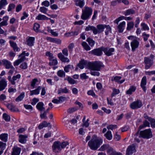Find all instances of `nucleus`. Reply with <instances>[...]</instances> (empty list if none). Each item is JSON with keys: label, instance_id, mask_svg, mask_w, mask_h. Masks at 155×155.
<instances>
[{"label": "nucleus", "instance_id": "nucleus-1", "mask_svg": "<svg viewBox=\"0 0 155 155\" xmlns=\"http://www.w3.org/2000/svg\"><path fill=\"white\" fill-rule=\"evenodd\" d=\"M78 66L81 69H83L84 66L86 68L91 71H100L101 67H104L103 63L101 61H95L92 62H88L84 60H81L78 64Z\"/></svg>", "mask_w": 155, "mask_h": 155}, {"label": "nucleus", "instance_id": "nucleus-2", "mask_svg": "<svg viewBox=\"0 0 155 155\" xmlns=\"http://www.w3.org/2000/svg\"><path fill=\"white\" fill-rule=\"evenodd\" d=\"M103 141L95 136L92 137L91 140L89 141L88 145L90 148L93 150H96L102 144Z\"/></svg>", "mask_w": 155, "mask_h": 155}, {"label": "nucleus", "instance_id": "nucleus-3", "mask_svg": "<svg viewBox=\"0 0 155 155\" xmlns=\"http://www.w3.org/2000/svg\"><path fill=\"white\" fill-rule=\"evenodd\" d=\"M69 144V143L67 141H63L62 143L58 141H55L52 146V151L55 153H59L62 149Z\"/></svg>", "mask_w": 155, "mask_h": 155}, {"label": "nucleus", "instance_id": "nucleus-4", "mask_svg": "<svg viewBox=\"0 0 155 155\" xmlns=\"http://www.w3.org/2000/svg\"><path fill=\"white\" fill-rule=\"evenodd\" d=\"M92 11V9L91 8L85 6L84 9L82 11L81 18L84 20L87 19L91 15Z\"/></svg>", "mask_w": 155, "mask_h": 155}, {"label": "nucleus", "instance_id": "nucleus-5", "mask_svg": "<svg viewBox=\"0 0 155 155\" xmlns=\"http://www.w3.org/2000/svg\"><path fill=\"white\" fill-rule=\"evenodd\" d=\"M127 38L128 39L132 40L130 43V45L132 51L134 52L136 48H138L139 45V42L137 40V38L133 36H129Z\"/></svg>", "mask_w": 155, "mask_h": 155}, {"label": "nucleus", "instance_id": "nucleus-6", "mask_svg": "<svg viewBox=\"0 0 155 155\" xmlns=\"http://www.w3.org/2000/svg\"><path fill=\"white\" fill-rule=\"evenodd\" d=\"M153 137L152 133L150 129L145 130L140 132L139 137L144 139H149Z\"/></svg>", "mask_w": 155, "mask_h": 155}, {"label": "nucleus", "instance_id": "nucleus-7", "mask_svg": "<svg viewBox=\"0 0 155 155\" xmlns=\"http://www.w3.org/2000/svg\"><path fill=\"white\" fill-rule=\"evenodd\" d=\"M154 56L152 54H150L149 57H145L144 58V62L145 64V68L147 69L150 68L153 64V60Z\"/></svg>", "mask_w": 155, "mask_h": 155}, {"label": "nucleus", "instance_id": "nucleus-8", "mask_svg": "<svg viewBox=\"0 0 155 155\" xmlns=\"http://www.w3.org/2000/svg\"><path fill=\"white\" fill-rule=\"evenodd\" d=\"M103 47H101L98 48H95L89 51V53L94 55L100 56H101L103 53Z\"/></svg>", "mask_w": 155, "mask_h": 155}, {"label": "nucleus", "instance_id": "nucleus-9", "mask_svg": "<svg viewBox=\"0 0 155 155\" xmlns=\"http://www.w3.org/2000/svg\"><path fill=\"white\" fill-rule=\"evenodd\" d=\"M142 105V101L140 100H138L131 103L130 106L131 109H135L140 108Z\"/></svg>", "mask_w": 155, "mask_h": 155}, {"label": "nucleus", "instance_id": "nucleus-10", "mask_svg": "<svg viewBox=\"0 0 155 155\" xmlns=\"http://www.w3.org/2000/svg\"><path fill=\"white\" fill-rule=\"evenodd\" d=\"M21 77V75L19 74L13 76L12 78L11 76H8V79L11 84L12 85H15V81L16 80L18 79H20Z\"/></svg>", "mask_w": 155, "mask_h": 155}, {"label": "nucleus", "instance_id": "nucleus-11", "mask_svg": "<svg viewBox=\"0 0 155 155\" xmlns=\"http://www.w3.org/2000/svg\"><path fill=\"white\" fill-rule=\"evenodd\" d=\"M103 51L106 55L110 56L113 54V53L114 51V49L113 48H109L103 47Z\"/></svg>", "mask_w": 155, "mask_h": 155}, {"label": "nucleus", "instance_id": "nucleus-12", "mask_svg": "<svg viewBox=\"0 0 155 155\" xmlns=\"http://www.w3.org/2000/svg\"><path fill=\"white\" fill-rule=\"evenodd\" d=\"M144 117L147 119L150 122L151 127L153 128H155V119L153 118L150 117H149L147 114H145L144 115Z\"/></svg>", "mask_w": 155, "mask_h": 155}, {"label": "nucleus", "instance_id": "nucleus-13", "mask_svg": "<svg viewBox=\"0 0 155 155\" xmlns=\"http://www.w3.org/2000/svg\"><path fill=\"white\" fill-rule=\"evenodd\" d=\"M105 25L102 24L98 25L97 26V28H95V35L100 34L102 32L105 28Z\"/></svg>", "mask_w": 155, "mask_h": 155}, {"label": "nucleus", "instance_id": "nucleus-14", "mask_svg": "<svg viewBox=\"0 0 155 155\" xmlns=\"http://www.w3.org/2000/svg\"><path fill=\"white\" fill-rule=\"evenodd\" d=\"M136 151L135 147L133 145L129 146L127 148L126 150L127 155H132L134 152Z\"/></svg>", "mask_w": 155, "mask_h": 155}, {"label": "nucleus", "instance_id": "nucleus-15", "mask_svg": "<svg viewBox=\"0 0 155 155\" xmlns=\"http://www.w3.org/2000/svg\"><path fill=\"white\" fill-rule=\"evenodd\" d=\"M46 39L48 41H50L54 43L58 44H61V40L59 38H52L50 37H47Z\"/></svg>", "mask_w": 155, "mask_h": 155}, {"label": "nucleus", "instance_id": "nucleus-16", "mask_svg": "<svg viewBox=\"0 0 155 155\" xmlns=\"http://www.w3.org/2000/svg\"><path fill=\"white\" fill-rule=\"evenodd\" d=\"M21 150V148L17 146H14L12 148V155H19Z\"/></svg>", "mask_w": 155, "mask_h": 155}, {"label": "nucleus", "instance_id": "nucleus-17", "mask_svg": "<svg viewBox=\"0 0 155 155\" xmlns=\"http://www.w3.org/2000/svg\"><path fill=\"white\" fill-rule=\"evenodd\" d=\"M126 25V22L123 21L120 23L117 26L118 31L119 33H122L123 32Z\"/></svg>", "mask_w": 155, "mask_h": 155}, {"label": "nucleus", "instance_id": "nucleus-18", "mask_svg": "<svg viewBox=\"0 0 155 155\" xmlns=\"http://www.w3.org/2000/svg\"><path fill=\"white\" fill-rule=\"evenodd\" d=\"M28 137L27 135L26 134H20L19 136V141L20 143L23 144L25 143L27 141L26 139Z\"/></svg>", "mask_w": 155, "mask_h": 155}, {"label": "nucleus", "instance_id": "nucleus-19", "mask_svg": "<svg viewBox=\"0 0 155 155\" xmlns=\"http://www.w3.org/2000/svg\"><path fill=\"white\" fill-rule=\"evenodd\" d=\"M58 58L63 62H69L70 61L69 59L67 57H65L61 53H58Z\"/></svg>", "mask_w": 155, "mask_h": 155}, {"label": "nucleus", "instance_id": "nucleus-20", "mask_svg": "<svg viewBox=\"0 0 155 155\" xmlns=\"http://www.w3.org/2000/svg\"><path fill=\"white\" fill-rule=\"evenodd\" d=\"M7 85V81L5 79L0 81V91L4 90Z\"/></svg>", "mask_w": 155, "mask_h": 155}, {"label": "nucleus", "instance_id": "nucleus-21", "mask_svg": "<svg viewBox=\"0 0 155 155\" xmlns=\"http://www.w3.org/2000/svg\"><path fill=\"white\" fill-rule=\"evenodd\" d=\"M147 83V78L146 76H144L142 78L140 86L142 88L144 92L146 91V88L145 85Z\"/></svg>", "mask_w": 155, "mask_h": 155}, {"label": "nucleus", "instance_id": "nucleus-22", "mask_svg": "<svg viewBox=\"0 0 155 155\" xmlns=\"http://www.w3.org/2000/svg\"><path fill=\"white\" fill-rule=\"evenodd\" d=\"M74 2L76 6H79L81 8H82L84 5V0H74Z\"/></svg>", "mask_w": 155, "mask_h": 155}, {"label": "nucleus", "instance_id": "nucleus-23", "mask_svg": "<svg viewBox=\"0 0 155 155\" xmlns=\"http://www.w3.org/2000/svg\"><path fill=\"white\" fill-rule=\"evenodd\" d=\"M2 63L6 69H9L12 66L11 62L6 59L3 60Z\"/></svg>", "mask_w": 155, "mask_h": 155}, {"label": "nucleus", "instance_id": "nucleus-24", "mask_svg": "<svg viewBox=\"0 0 155 155\" xmlns=\"http://www.w3.org/2000/svg\"><path fill=\"white\" fill-rule=\"evenodd\" d=\"M11 47H12L14 51H19L20 50V49L17 46L16 43L13 42L12 41H9Z\"/></svg>", "mask_w": 155, "mask_h": 155}, {"label": "nucleus", "instance_id": "nucleus-25", "mask_svg": "<svg viewBox=\"0 0 155 155\" xmlns=\"http://www.w3.org/2000/svg\"><path fill=\"white\" fill-rule=\"evenodd\" d=\"M35 38L33 37H29L27 40V44L29 46L34 45Z\"/></svg>", "mask_w": 155, "mask_h": 155}, {"label": "nucleus", "instance_id": "nucleus-26", "mask_svg": "<svg viewBox=\"0 0 155 155\" xmlns=\"http://www.w3.org/2000/svg\"><path fill=\"white\" fill-rule=\"evenodd\" d=\"M41 89V86H38L36 89L30 91V95L32 96L33 95L38 94L39 93V91Z\"/></svg>", "mask_w": 155, "mask_h": 155}, {"label": "nucleus", "instance_id": "nucleus-27", "mask_svg": "<svg viewBox=\"0 0 155 155\" xmlns=\"http://www.w3.org/2000/svg\"><path fill=\"white\" fill-rule=\"evenodd\" d=\"M44 104L42 102H39L36 105V108L40 112H42L45 110V108L44 107Z\"/></svg>", "mask_w": 155, "mask_h": 155}, {"label": "nucleus", "instance_id": "nucleus-28", "mask_svg": "<svg viewBox=\"0 0 155 155\" xmlns=\"http://www.w3.org/2000/svg\"><path fill=\"white\" fill-rule=\"evenodd\" d=\"M6 106L9 110L12 112L15 111L18 109L15 106L12 104H7Z\"/></svg>", "mask_w": 155, "mask_h": 155}, {"label": "nucleus", "instance_id": "nucleus-29", "mask_svg": "<svg viewBox=\"0 0 155 155\" xmlns=\"http://www.w3.org/2000/svg\"><path fill=\"white\" fill-rule=\"evenodd\" d=\"M78 34V32L77 31H72L71 32H69L66 33L64 34V35L66 37H71V36L77 35Z\"/></svg>", "mask_w": 155, "mask_h": 155}, {"label": "nucleus", "instance_id": "nucleus-30", "mask_svg": "<svg viewBox=\"0 0 155 155\" xmlns=\"http://www.w3.org/2000/svg\"><path fill=\"white\" fill-rule=\"evenodd\" d=\"M6 146V143H5L0 141V155L3 153V150L5 149Z\"/></svg>", "mask_w": 155, "mask_h": 155}, {"label": "nucleus", "instance_id": "nucleus-31", "mask_svg": "<svg viewBox=\"0 0 155 155\" xmlns=\"http://www.w3.org/2000/svg\"><path fill=\"white\" fill-rule=\"evenodd\" d=\"M8 134H2L0 135V139L4 142H6L8 140Z\"/></svg>", "mask_w": 155, "mask_h": 155}, {"label": "nucleus", "instance_id": "nucleus-32", "mask_svg": "<svg viewBox=\"0 0 155 155\" xmlns=\"http://www.w3.org/2000/svg\"><path fill=\"white\" fill-rule=\"evenodd\" d=\"M146 127H150V123L147 120H145L143 122V124L139 126V128L141 129Z\"/></svg>", "mask_w": 155, "mask_h": 155}, {"label": "nucleus", "instance_id": "nucleus-33", "mask_svg": "<svg viewBox=\"0 0 155 155\" xmlns=\"http://www.w3.org/2000/svg\"><path fill=\"white\" fill-rule=\"evenodd\" d=\"M136 89V87L134 86H131L130 88L127 91L126 93L127 94H131L133 92H134Z\"/></svg>", "mask_w": 155, "mask_h": 155}, {"label": "nucleus", "instance_id": "nucleus-34", "mask_svg": "<svg viewBox=\"0 0 155 155\" xmlns=\"http://www.w3.org/2000/svg\"><path fill=\"white\" fill-rule=\"evenodd\" d=\"M135 12L134 10L132 9H130L127 10L124 12V15L125 16L130 15L135 13Z\"/></svg>", "mask_w": 155, "mask_h": 155}, {"label": "nucleus", "instance_id": "nucleus-35", "mask_svg": "<svg viewBox=\"0 0 155 155\" xmlns=\"http://www.w3.org/2000/svg\"><path fill=\"white\" fill-rule=\"evenodd\" d=\"M104 135L107 139L109 140H111L112 138V135L110 131H108Z\"/></svg>", "mask_w": 155, "mask_h": 155}, {"label": "nucleus", "instance_id": "nucleus-36", "mask_svg": "<svg viewBox=\"0 0 155 155\" xmlns=\"http://www.w3.org/2000/svg\"><path fill=\"white\" fill-rule=\"evenodd\" d=\"M36 19L39 20H48L49 18L45 15L41 14H39L36 17Z\"/></svg>", "mask_w": 155, "mask_h": 155}, {"label": "nucleus", "instance_id": "nucleus-37", "mask_svg": "<svg viewBox=\"0 0 155 155\" xmlns=\"http://www.w3.org/2000/svg\"><path fill=\"white\" fill-rule=\"evenodd\" d=\"M81 45L84 49L86 51H89L91 49V48L85 42L83 41L81 43Z\"/></svg>", "mask_w": 155, "mask_h": 155}, {"label": "nucleus", "instance_id": "nucleus-38", "mask_svg": "<svg viewBox=\"0 0 155 155\" xmlns=\"http://www.w3.org/2000/svg\"><path fill=\"white\" fill-rule=\"evenodd\" d=\"M95 27L90 25H88V26H87L85 28L86 31H92L94 35H95Z\"/></svg>", "mask_w": 155, "mask_h": 155}, {"label": "nucleus", "instance_id": "nucleus-39", "mask_svg": "<svg viewBox=\"0 0 155 155\" xmlns=\"http://www.w3.org/2000/svg\"><path fill=\"white\" fill-rule=\"evenodd\" d=\"M58 94H60L61 93L66 94L68 93L69 92L68 89L66 87H65L64 89L61 88L60 89H59L58 90Z\"/></svg>", "mask_w": 155, "mask_h": 155}, {"label": "nucleus", "instance_id": "nucleus-40", "mask_svg": "<svg viewBox=\"0 0 155 155\" xmlns=\"http://www.w3.org/2000/svg\"><path fill=\"white\" fill-rule=\"evenodd\" d=\"M115 152L116 151L111 147H109L107 150V153L109 155H114Z\"/></svg>", "mask_w": 155, "mask_h": 155}, {"label": "nucleus", "instance_id": "nucleus-41", "mask_svg": "<svg viewBox=\"0 0 155 155\" xmlns=\"http://www.w3.org/2000/svg\"><path fill=\"white\" fill-rule=\"evenodd\" d=\"M110 146L108 144H104L98 150L101 151H104L106 150H108Z\"/></svg>", "mask_w": 155, "mask_h": 155}, {"label": "nucleus", "instance_id": "nucleus-42", "mask_svg": "<svg viewBox=\"0 0 155 155\" xmlns=\"http://www.w3.org/2000/svg\"><path fill=\"white\" fill-rule=\"evenodd\" d=\"M134 25V23L132 21L129 22L127 23V31H130L133 28Z\"/></svg>", "mask_w": 155, "mask_h": 155}, {"label": "nucleus", "instance_id": "nucleus-43", "mask_svg": "<svg viewBox=\"0 0 155 155\" xmlns=\"http://www.w3.org/2000/svg\"><path fill=\"white\" fill-rule=\"evenodd\" d=\"M86 41L89 44L91 47H93L95 43V41L91 38H88Z\"/></svg>", "mask_w": 155, "mask_h": 155}, {"label": "nucleus", "instance_id": "nucleus-44", "mask_svg": "<svg viewBox=\"0 0 155 155\" xmlns=\"http://www.w3.org/2000/svg\"><path fill=\"white\" fill-rule=\"evenodd\" d=\"M7 4V0H1L0 1V10Z\"/></svg>", "mask_w": 155, "mask_h": 155}, {"label": "nucleus", "instance_id": "nucleus-45", "mask_svg": "<svg viewBox=\"0 0 155 155\" xmlns=\"http://www.w3.org/2000/svg\"><path fill=\"white\" fill-rule=\"evenodd\" d=\"M105 28H106V30L105 31V33L106 35H108L109 34V32H111V28L109 25H105Z\"/></svg>", "mask_w": 155, "mask_h": 155}, {"label": "nucleus", "instance_id": "nucleus-46", "mask_svg": "<svg viewBox=\"0 0 155 155\" xmlns=\"http://www.w3.org/2000/svg\"><path fill=\"white\" fill-rule=\"evenodd\" d=\"M25 97L24 92H22L20 95H19L15 99V101H21Z\"/></svg>", "mask_w": 155, "mask_h": 155}, {"label": "nucleus", "instance_id": "nucleus-47", "mask_svg": "<svg viewBox=\"0 0 155 155\" xmlns=\"http://www.w3.org/2000/svg\"><path fill=\"white\" fill-rule=\"evenodd\" d=\"M74 68L73 66L70 64L68 65L65 66L64 68V71L66 72H68L69 71V69H73Z\"/></svg>", "mask_w": 155, "mask_h": 155}, {"label": "nucleus", "instance_id": "nucleus-48", "mask_svg": "<svg viewBox=\"0 0 155 155\" xmlns=\"http://www.w3.org/2000/svg\"><path fill=\"white\" fill-rule=\"evenodd\" d=\"M50 61H51L49 63V64L50 66L55 65L58 64V61L56 58H54Z\"/></svg>", "mask_w": 155, "mask_h": 155}, {"label": "nucleus", "instance_id": "nucleus-49", "mask_svg": "<svg viewBox=\"0 0 155 155\" xmlns=\"http://www.w3.org/2000/svg\"><path fill=\"white\" fill-rule=\"evenodd\" d=\"M78 109V108L77 107H71L69 108L67 112L69 113H71L76 111Z\"/></svg>", "mask_w": 155, "mask_h": 155}, {"label": "nucleus", "instance_id": "nucleus-50", "mask_svg": "<svg viewBox=\"0 0 155 155\" xmlns=\"http://www.w3.org/2000/svg\"><path fill=\"white\" fill-rule=\"evenodd\" d=\"M3 117L5 120L7 122H8L10 121V116L6 113H4L3 114Z\"/></svg>", "mask_w": 155, "mask_h": 155}, {"label": "nucleus", "instance_id": "nucleus-51", "mask_svg": "<svg viewBox=\"0 0 155 155\" xmlns=\"http://www.w3.org/2000/svg\"><path fill=\"white\" fill-rule=\"evenodd\" d=\"M85 116H84V118L82 120L83 123V126H85V127H87L89 125V123H88L89 120V119H87V120L85 122L84 120L85 119Z\"/></svg>", "mask_w": 155, "mask_h": 155}, {"label": "nucleus", "instance_id": "nucleus-52", "mask_svg": "<svg viewBox=\"0 0 155 155\" xmlns=\"http://www.w3.org/2000/svg\"><path fill=\"white\" fill-rule=\"evenodd\" d=\"M66 80V79H64V80ZM67 80L69 83L71 84H74L76 83V81L70 77H68Z\"/></svg>", "mask_w": 155, "mask_h": 155}, {"label": "nucleus", "instance_id": "nucleus-53", "mask_svg": "<svg viewBox=\"0 0 155 155\" xmlns=\"http://www.w3.org/2000/svg\"><path fill=\"white\" fill-rule=\"evenodd\" d=\"M120 93L119 90L114 88L113 90V92L111 94V97L112 98L115 95L118 94Z\"/></svg>", "mask_w": 155, "mask_h": 155}, {"label": "nucleus", "instance_id": "nucleus-54", "mask_svg": "<svg viewBox=\"0 0 155 155\" xmlns=\"http://www.w3.org/2000/svg\"><path fill=\"white\" fill-rule=\"evenodd\" d=\"M38 81V79L35 78L33 79L31 82V86L33 88H34L35 87L36 83Z\"/></svg>", "mask_w": 155, "mask_h": 155}, {"label": "nucleus", "instance_id": "nucleus-55", "mask_svg": "<svg viewBox=\"0 0 155 155\" xmlns=\"http://www.w3.org/2000/svg\"><path fill=\"white\" fill-rule=\"evenodd\" d=\"M58 75L61 77L65 76V73L63 70H60L58 71Z\"/></svg>", "mask_w": 155, "mask_h": 155}, {"label": "nucleus", "instance_id": "nucleus-56", "mask_svg": "<svg viewBox=\"0 0 155 155\" xmlns=\"http://www.w3.org/2000/svg\"><path fill=\"white\" fill-rule=\"evenodd\" d=\"M15 5L14 4H10L8 6V12L11 11L12 10L15 8Z\"/></svg>", "mask_w": 155, "mask_h": 155}, {"label": "nucleus", "instance_id": "nucleus-57", "mask_svg": "<svg viewBox=\"0 0 155 155\" xmlns=\"http://www.w3.org/2000/svg\"><path fill=\"white\" fill-rule=\"evenodd\" d=\"M42 123L44 127H46L48 126L50 128L51 127V125L50 123H48L46 121H44Z\"/></svg>", "mask_w": 155, "mask_h": 155}, {"label": "nucleus", "instance_id": "nucleus-58", "mask_svg": "<svg viewBox=\"0 0 155 155\" xmlns=\"http://www.w3.org/2000/svg\"><path fill=\"white\" fill-rule=\"evenodd\" d=\"M117 128V125H116L111 124L108 125L107 126V128L108 129H110L112 130L113 129H116Z\"/></svg>", "mask_w": 155, "mask_h": 155}, {"label": "nucleus", "instance_id": "nucleus-59", "mask_svg": "<svg viewBox=\"0 0 155 155\" xmlns=\"http://www.w3.org/2000/svg\"><path fill=\"white\" fill-rule=\"evenodd\" d=\"M41 112V114L40 115V117L41 119H46L47 118V113L46 112L44 111L43 113H42V112Z\"/></svg>", "mask_w": 155, "mask_h": 155}, {"label": "nucleus", "instance_id": "nucleus-60", "mask_svg": "<svg viewBox=\"0 0 155 155\" xmlns=\"http://www.w3.org/2000/svg\"><path fill=\"white\" fill-rule=\"evenodd\" d=\"M142 36L144 40L145 41H146L148 40V38L150 36V35L149 34H147L145 32H144L142 34Z\"/></svg>", "mask_w": 155, "mask_h": 155}, {"label": "nucleus", "instance_id": "nucleus-61", "mask_svg": "<svg viewBox=\"0 0 155 155\" xmlns=\"http://www.w3.org/2000/svg\"><path fill=\"white\" fill-rule=\"evenodd\" d=\"M46 55L47 56H48L50 58V60H51V59L54 58V57L53 56V54L50 53L49 51H47L46 52Z\"/></svg>", "mask_w": 155, "mask_h": 155}, {"label": "nucleus", "instance_id": "nucleus-62", "mask_svg": "<svg viewBox=\"0 0 155 155\" xmlns=\"http://www.w3.org/2000/svg\"><path fill=\"white\" fill-rule=\"evenodd\" d=\"M40 28L39 25L37 23H35L34 25L33 28L35 31L36 32L38 31V29Z\"/></svg>", "mask_w": 155, "mask_h": 155}, {"label": "nucleus", "instance_id": "nucleus-63", "mask_svg": "<svg viewBox=\"0 0 155 155\" xmlns=\"http://www.w3.org/2000/svg\"><path fill=\"white\" fill-rule=\"evenodd\" d=\"M20 67L21 68L23 69H26L28 68V66L27 63L25 62L23 63L20 65Z\"/></svg>", "mask_w": 155, "mask_h": 155}, {"label": "nucleus", "instance_id": "nucleus-64", "mask_svg": "<svg viewBox=\"0 0 155 155\" xmlns=\"http://www.w3.org/2000/svg\"><path fill=\"white\" fill-rule=\"evenodd\" d=\"M74 46V44L72 43L69 44L68 48L69 51H72Z\"/></svg>", "mask_w": 155, "mask_h": 155}]
</instances>
